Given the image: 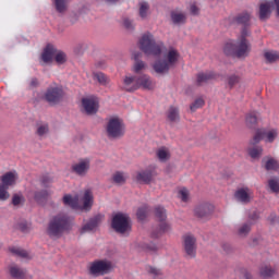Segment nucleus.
Returning <instances> with one entry per match:
<instances>
[{"mask_svg":"<svg viewBox=\"0 0 279 279\" xmlns=\"http://www.w3.org/2000/svg\"><path fill=\"white\" fill-rule=\"evenodd\" d=\"M170 16L174 25H184V23H186V15H184L183 13H175L174 11H172L170 13Z\"/></svg>","mask_w":279,"mask_h":279,"instance_id":"c85d7f7f","label":"nucleus"},{"mask_svg":"<svg viewBox=\"0 0 279 279\" xmlns=\"http://www.w3.org/2000/svg\"><path fill=\"white\" fill-rule=\"evenodd\" d=\"M274 9L272 0H266L259 4L258 19L262 23H265L271 19V12Z\"/></svg>","mask_w":279,"mask_h":279,"instance_id":"ddd939ff","label":"nucleus"},{"mask_svg":"<svg viewBox=\"0 0 279 279\" xmlns=\"http://www.w3.org/2000/svg\"><path fill=\"white\" fill-rule=\"evenodd\" d=\"M108 138H123L125 136V123L119 117L111 118L107 123Z\"/></svg>","mask_w":279,"mask_h":279,"instance_id":"6e6552de","label":"nucleus"},{"mask_svg":"<svg viewBox=\"0 0 279 279\" xmlns=\"http://www.w3.org/2000/svg\"><path fill=\"white\" fill-rule=\"evenodd\" d=\"M157 157L159 158V160H161V162H165V161L169 160V151H167V149H165V148H160L157 151Z\"/></svg>","mask_w":279,"mask_h":279,"instance_id":"5fc2aeb1","label":"nucleus"},{"mask_svg":"<svg viewBox=\"0 0 279 279\" xmlns=\"http://www.w3.org/2000/svg\"><path fill=\"white\" fill-rule=\"evenodd\" d=\"M147 12H149V3L148 2H142L140 4V17L145 19L147 16Z\"/></svg>","mask_w":279,"mask_h":279,"instance_id":"09e8293b","label":"nucleus"},{"mask_svg":"<svg viewBox=\"0 0 279 279\" xmlns=\"http://www.w3.org/2000/svg\"><path fill=\"white\" fill-rule=\"evenodd\" d=\"M94 80H97V82H98V84H100V86H108V76H106V74H104V72H95Z\"/></svg>","mask_w":279,"mask_h":279,"instance_id":"4c0bfd02","label":"nucleus"},{"mask_svg":"<svg viewBox=\"0 0 279 279\" xmlns=\"http://www.w3.org/2000/svg\"><path fill=\"white\" fill-rule=\"evenodd\" d=\"M235 197L239 202H241L242 204H250V202H252V198L250 197V193H247V189H239L235 192Z\"/></svg>","mask_w":279,"mask_h":279,"instance_id":"b1692460","label":"nucleus"},{"mask_svg":"<svg viewBox=\"0 0 279 279\" xmlns=\"http://www.w3.org/2000/svg\"><path fill=\"white\" fill-rule=\"evenodd\" d=\"M72 173H75L80 178L86 177V173L90 171V159H80V162L71 167Z\"/></svg>","mask_w":279,"mask_h":279,"instance_id":"4468645a","label":"nucleus"},{"mask_svg":"<svg viewBox=\"0 0 279 279\" xmlns=\"http://www.w3.org/2000/svg\"><path fill=\"white\" fill-rule=\"evenodd\" d=\"M264 58L266 59V62H268V64H274V62H278L279 53L267 51L264 53Z\"/></svg>","mask_w":279,"mask_h":279,"instance_id":"58836bf2","label":"nucleus"},{"mask_svg":"<svg viewBox=\"0 0 279 279\" xmlns=\"http://www.w3.org/2000/svg\"><path fill=\"white\" fill-rule=\"evenodd\" d=\"M154 178H156V170L146 169L137 173L136 180L137 182H143L144 184H151Z\"/></svg>","mask_w":279,"mask_h":279,"instance_id":"6ab92c4d","label":"nucleus"},{"mask_svg":"<svg viewBox=\"0 0 279 279\" xmlns=\"http://www.w3.org/2000/svg\"><path fill=\"white\" fill-rule=\"evenodd\" d=\"M232 24L238 25V27H241V31H240L241 38H250V36H252V31L250 29V27H252V13L247 11L238 13L232 19Z\"/></svg>","mask_w":279,"mask_h":279,"instance_id":"0eeeda50","label":"nucleus"},{"mask_svg":"<svg viewBox=\"0 0 279 279\" xmlns=\"http://www.w3.org/2000/svg\"><path fill=\"white\" fill-rule=\"evenodd\" d=\"M37 136H45V134H49V124H41L37 128L36 131Z\"/></svg>","mask_w":279,"mask_h":279,"instance_id":"864d4df0","label":"nucleus"},{"mask_svg":"<svg viewBox=\"0 0 279 279\" xmlns=\"http://www.w3.org/2000/svg\"><path fill=\"white\" fill-rule=\"evenodd\" d=\"M252 51V44L250 39L238 37V44L234 43V39L227 40L222 46V53L227 58H247Z\"/></svg>","mask_w":279,"mask_h":279,"instance_id":"f257e3e1","label":"nucleus"},{"mask_svg":"<svg viewBox=\"0 0 279 279\" xmlns=\"http://www.w3.org/2000/svg\"><path fill=\"white\" fill-rule=\"evenodd\" d=\"M40 86V82H38V78L33 77L29 83V88H38Z\"/></svg>","mask_w":279,"mask_h":279,"instance_id":"0e129e2a","label":"nucleus"},{"mask_svg":"<svg viewBox=\"0 0 279 279\" xmlns=\"http://www.w3.org/2000/svg\"><path fill=\"white\" fill-rule=\"evenodd\" d=\"M131 84L133 85L131 86ZM124 85L131 86L125 88L126 93H135V90H138V88H143V90H154V82H151V77H149L147 74H142L138 76H125Z\"/></svg>","mask_w":279,"mask_h":279,"instance_id":"20e7f679","label":"nucleus"},{"mask_svg":"<svg viewBox=\"0 0 279 279\" xmlns=\"http://www.w3.org/2000/svg\"><path fill=\"white\" fill-rule=\"evenodd\" d=\"M214 77H215V74L213 72H210V73H198L196 82L199 85V84H204L206 82H209V80H214Z\"/></svg>","mask_w":279,"mask_h":279,"instance_id":"e433bc0d","label":"nucleus"},{"mask_svg":"<svg viewBox=\"0 0 279 279\" xmlns=\"http://www.w3.org/2000/svg\"><path fill=\"white\" fill-rule=\"evenodd\" d=\"M155 217L157 221H165L167 219V209L158 205L155 207Z\"/></svg>","mask_w":279,"mask_h":279,"instance_id":"473e14b6","label":"nucleus"},{"mask_svg":"<svg viewBox=\"0 0 279 279\" xmlns=\"http://www.w3.org/2000/svg\"><path fill=\"white\" fill-rule=\"evenodd\" d=\"M204 99L197 98L195 101L190 106L191 112H195V110L202 108L204 106Z\"/></svg>","mask_w":279,"mask_h":279,"instance_id":"603ef678","label":"nucleus"},{"mask_svg":"<svg viewBox=\"0 0 279 279\" xmlns=\"http://www.w3.org/2000/svg\"><path fill=\"white\" fill-rule=\"evenodd\" d=\"M265 134H267V132L257 131L253 136V141H251V145H258V143L265 138Z\"/></svg>","mask_w":279,"mask_h":279,"instance_id":"49530a36","label":"nucleus"},{"mask_svg":"<svg viewBox=\"0 0 279 279\" xmlns=\"http://www.w3.org/2000/svg\"><path fill=\"white\" fill-rule=\"evenodd\" d=\"M123 26L125 27V29H129L130 32H134V25L132 24V20L125 17L123 20Z\"/></svg>","mask_w":279,"mask_h":279,"instance_id":"052dcab7","label":"nucleus"},{"mask_svg":"<svg viewBox=\"0 0 279 279\" xmlns=\"http://www.w3.org/2000/svg\"><path fill=\"white\" fill-rule=\"evenodd\" d=\"M65 98L66 92H64V87L56 83L48 86L43 96L44 101L49 106H60Z\"/></svg>","mask_w":279,"mask_h":279,"instance_id":"423d86ee","label":"nucleus"},{"mask_svg":"<svg viewBox=\"0 0 279 279\" xmlns=\"http://www.w3.org/2000/svg\"><path fill=\"white\" fill-rule=\"evenodd\" d=\"M213 213H215V206L210 203H203L194 208V217L197 219H210Z\"/></svg>","mask_w":279,"mask_h":279,"instance_id":"f8f14e48","label":"nucleus"},{"mask_svg":"<svg viewBox=\"0 0 279 279\" xmlns=\"http://www.w3.org/2000/svg\"><path fill=\"white\" fill-rule=\"evenodd\" d=\"M111 229L120 236H130L132 232V218L125 213L118 211L112 215Z\"/></svg>","mask_w":279,"mask_h":279,"instance_id":"7ed1b4c3","label":"nucleus"},{"mask_svg":"<svg viewBox=\"0 0 279 279\" xmlns=\"http://www.w3.org/2000/svg\"><path fill=\"white\" fill-rule=\"evenodd\" d=\"M10 253L15 254L16 256H21V258H27V256H29L25 250H17L14 247L10 248Z\"/></svg>","mask_w":279,"mask_h":279,"instance_id":"6e6d98bb","label":"nucleus"},{"mask_svg":"<svg viewBox=\"0 0 279 279\" xmlns=\"http://www.w3.org/2000/svg\"><path fill=\"white\" fill-rule=\"evenodd\" d=\"M56 53H58V48L53 44H47L40 57L44 64H51Z\"/></svg>","mask_w":279,"mask_h":279,"instance_id":"2eb2a0df","label":"nucleus"},{"mask_svg":"<svg viewBox=\"0 0 279 279\" xmlns=\"http://www.w3.org/2000/svg\"><path fill=\"white\" fill-rule=\"evenodd\" d=\"M268 138V143H274L276 141V137L278 136V132L276 130H271L265 134Z\"/></svg>","mask_w":279,"mask_h":279,"instance_id":"13d9d810","label":"nucleus"},{"mask_svg":"<svg viewBox=\"0 0 279 279\" xmlns=\"http://www.w3.org/2000/svg\"><path fill=\"white\" fill-rule=\"evenodd\" d=\"M222 250L227 254H232V245L230 243H223L222 244Z\"/></svg>","mask_w":279,"mask_h":279,"instance_id":"69168bd1","label":"nucleus"},{"mask_svg":"<svg viewBox=\"0 0 279 279\" xmlns=\"http://www.w3.org/2000/svg\"><path fill=\"white\" fill-rule=\"evenodd\" d=\"M197 239L195 235H185L183 239V250L185 258H195L197 256Z\"/></svg>","mask_w":279,"mask_h":279,"instance_id":"9b49d317","label":"nucleus"},{"mask_svg":"<svg viewBox=\"0 0 279 279\" xmlns=\"http://www.w3.org/2000/svg\"><path fill=\"white\" fill-rule=\"evenodd\" d=\"M140 49L145 56H154L158 58L162 54V48L156 43L154 34L146 32L140 38Z\"/></svg>","mask_w":279,"mask_h":279,"instance_id":"39448f33","label":"nucleus"},{"mask_svg":"<svg viewBox=\"0 0 279 279\" xmlns=\"http://www.w3.org/2000/svg\"><path fill=\"white\" fill-rule=\"evenodd\" d=\"M246 125L251 129L254 130L256 128V125L258 124V117L252 112L246 114Z\"/></svg>","mask_w":279,"mask_h":279,"instance_id":"2f4dec72","label":"nucleus"},{"mask_svg":"<svg viewBox=\"0 0 279 279\" xmlns=\"http://www.w3.org/2000/svg\"><path fill=\"white\" fill-rule=\"evenodd\" d=\"M62 202H63L64 206H69L73 210H77V208H80V197L78 196L73 197V195H71V194H65L62 198Z\"/></svg>","mask_w":279,"mask_h":279,"instance_id":"4be33fe9","label":"nucleus"},{"mask_svg":"<svg viewBox=\"0 0 279 279\" xmlns=\"http://www.w3.org/2000/svg\"><path fill=\"white\" fill-rule=\"evenodd\" d=\"M77 21H80V14L77 13H72L70 15V23H72V25H74V23H77Z\"/></svg>","mask_w":279,"mask_h":279,"instance_id":"338daca9","label":"nucleus"},{"mask_svg":"<svg viewBox=\"0 0 279 279\" xmlns=\"http://www.w3.org/2000/svg\"><path fill=\"white\" fill-rule=\"evenodd\" d=\"M81 104L87 117H95L99 112V100L95 96L82 98Z\"/></svg>","mask_w":279,"mask_h":279,"instance_id":"9d476101","label":"nucleus"},{"mask_svg":"<svg viewBox=\"0 0 279 279\" xmlns=\"http://www.w3.org/2000/svg\"><path fill=\"white\" fill-rule=\"evenodd\" d=\"M268 221H269L270 226H276L278 223V216L276 214L271 213L268 216Z\"/></svg>","mask_w":279,"mask_h":279,"instance_id":"e2e57ef3","label":"nucleus"},{"mask_svg":"<svg viewBox=\"0 0 279 279\" xmlns=\"http://www.w3.org/2000/svg\"><path fill=\"white\" fill-rule=\"evenodd\" d=\"M49 197H51V191L47 189H43L34 192V201L38 206H47V202H49Z\"/></svg>","mask_w":279,"mask_h":279,"instance_id":"f3484780","label":"nucleus"},{"mask_svg":"<svg viewBox=\"0 0 279 279\" xmlns=\"http://www.w3.org/2000/svg\"><path fill=\"white\" fill-rule=\"evenodd\" d=\"M68 3H69V0H54L56 11L59 14H64V12H66L68 10V7H66Z\"/></svg>","mask_w":279,"mask_h":279,"instance_id":"c9c22d12","label":"nucleus"},{"mask_svg":"<svg viewBox=\"0 0 279 279\" xmlns=\"http://www.w3.org/2000/svg\"><path fill=\"white\" fill-rule=\"evenodd\" d=\"M39 182L44 189H50L51 184H53V177L49 175V173L43 174Z\"/></svg>","mask_w":279,"mask_h":279,"instance_id":"72a5a7b5","label":"nucleus"},{"mask_svg":"<svg viewBox=\"0 0 279 279\" xmlns=\"http://www.w3.org/2000/svg\"><path fill=\"white\" fill-rule=\"evenodd\" d=\"M114 184H125V177H123V172H116L112 177Z\"/></svg>","mask_w":279,"mask_h":279,"instance_id":"3c124183","label":"nucleus"},{"mask_svg":"<svg viewBox=\"0 0 279 279\" xmlns=\"http://www.w3.org/2000/svg\"><path fill=\"white\" fill-rule=\"evenodd\" d=\"M168 119L171 123H175V121H180V110L178 107L171 106L168 111Z\"/></svg>","mask_w":279,"mask_h":279,"instance_id":"7c9ffc66","label":"nucleus"},{"mask_svg":"<svg viewBox=\"0 0 279 279\" xmlns=\"http://www.w3.org/2000/svg\"><path fill=\"white\" fill-rule=\"evenodd\" d=\"M272 8H276V17L279 19V0H272Z\"/></svg>","mask_w":279,"mask_h":279,"instance_id":"774afa93","label":"nucleus"},{"mask_svg":"<svg viewBox=\"0 0 279 279\" xmlns=\"http://www.w3.org/2000/svg\"><path fill=\"white\" fill-rule=\"evenodd\" d=\"M71 230H73L71 218L66 215L59 214L53 216L48 223L47 234L50 239H60L64 232H71Z\"/></svg>","mask_w":279,"mask_h":279,"instance_id":"f03ea898","label":"nucleus"},{"mask_svg":"<svg viewBox=\"0 0 279 279\" xmlns=\"http://www.w3.org/2000/svg\"><path fill=\"white\" fill-rule=\"evenodd\" d=\"M101 223V215L98 214L92 218L81 228L80 233L86 234V232H93L95 228H98Z\"/></svg>","mask_w":279,"mask_h":279,"instance_id":"dca6fc26","label":"nucleus"},{"mask_svg":"<svg viewBox=\"0 0 279 279\" xmlns=\"http://www.w3.org/2000/svg\"><path fill=\"white\" fill-rule=\"evenodd\" d=\"M179 195H180L182 202H189V191H186V189L180 190Z\"/></svg>","mask_w":279,"mask_h":279,"instance_id":"680f3d73","label":"nucleus"},{"mask_svg":"<svg viewBox=\"0 0 279 279\" xmlns=\"http://www.w3.org/2000/svg\"><path fill=\"white\" fill-rule=\"evenodd\" d=\"M93 208V194L90 191H86L83 196V210H90Z\"/></svg>","mask_w":279,"mask_h":279,"instance_id":"bb28decb","label":"nucleus"},{"mask_svg":"<svg viewBox=\"0 0 279 279\" xmlns=\"http://www.w3.org/2000/svg\"><path fill=\"white\" fill-rule=\"evenodd\" d=\"M19 180V173L16 171H9L0 177V182L2 186H16V181Z\"/></svg>","mask_w":279,"mask_h":279,"instance_id":"a211bd4d","label":"nucleus"},{"mask_svg":"<svg viewBox=\"0 0 279 279\" xmlns=\"http://www.w3.org/2000/svg\"><path fill=\"white\" fill-rule=\"evenodd\" d=\"M136 217L138 221H145V219H147V207H140L136 211Z\"/></svg>","mask_w":279,"mask_h":279,"instance_id":"de8ad7c7","label":"nucleus"},{"mask_svg":"<svg viewBox=\"0 0 279 279\" xmlns=\"http://www.w3.org/2000/svg\"><path fill=\"white\" fill-rule=\"evenodd\" d=\"M112 271V262L108 259H98L90 264L88 268L89 276L99 278V276H106Z\"/></svg>","mask_w":279,"mask_h":279,"instance_id":"1a4fd4ad","label":"nucleus"},{"mask_svg":"<svg viewBox=\"0 0 279 279\" xmlns=\"http://www.w3.org/2000/svg\"><path fill=\"white\" fill-rule=\"evenodd\" d=\"M259 274L263 278H271L276 274V270L269 266H265L260 268Z\"/></svg>","mask_w":279,"mask_h":279,"instance_id":"37998d69","label":"nucleus"},{"mask_svg":"<svg viewBox=\"0 0 279 279\" xmlns=\"http://www.w3.org/2000/svg\"><path fill=\"white\" fill-rule=\"evenodd\" d=\"M241 83V76L236 74H230L226 77V84L230 90L236 86V84Z\"/></svg>","mask_w":279,"mask_h":279,"instance_id":"a878e982","label":"nucleus"},{"mask_svg":"<svg viewBox=\"0 0 279 279\" xmlns=\"http://www.w3.org/2000/svg\"><path fill=\"white\" fill-rule=\"evenodd\" d=\"M9 274H10L11 278L25 279V271L21 270V268L16 267V266H11L9 268Z\"/></svg>","mask_w":279,"mask_h":279,"instance_id":"c756f323","label":"nucleus"},{"mask_svg":"<svg viewBox=\"0 0 279 279\" xmlns=\"http://www.w3.org/2000/svg\"><path fill=\"white\" fill-rule=\"evenodd\" d=\"M180 58V52L175 50L174 48H170L167 53V59H163L167 64L170 66H173L175 62H178V59Z\"/></svg>","mask_w":279,"mask_h":279,"instance_id":"393cba45","label":"nucleus"},{"mask_svg":"<svg viewBox=\"0 0 279 279\" xmlns=\"http://www.w3.org/2000/svg\"><path fill=\"white\" fill-rule=\"evenodd\" d=\"M140 247L143 250V252H148L149 254H156L159 250L158 244H156L154 241L142 243Z\"/></svg>","mask_w":279,"mask_h":279,"instance_id":"cd10ccee","label":"nucleus"},{"mask_svg":"<svg viewBox=\"0 0 279 279\" xmlns=\"http://www.w3.org/2000/svg\"><path fill=\"white\" fill-rule=\"evenodd\" d=\"M8 189L10 187L0 184V202H7V199H10V192H8Z\"/></svg>","mask_w":279,"mask_h":279,"instance_id":"a18cd8bd","label":"nucleus"},{"mask_svg":"<svg viewBox=\"0 0 279 279\" xmlns=\"http://www.w3.org/2000/svg\"><path fill=\"white\" fill-rule=\"evenodd\" d=\"M268 186L272 193L279 194V180L270 179L268 181Z\"/></svg>","mask_w":279,"mask_h":279,"instance_id":"8fccbe9b","label":"nucleus"},{"mask_svg":"<svg viewBox=\"0 0 279 279\" xmlns=\"http://www.w3.org/2000/svg\"><path fill=\"white\" fill-rule=\"evenodd\" d=\"M147 65L143 61H135L133 65V71L138 74L143 71Z\"/></svg>","mask_w":279,"mask_h":279,"instance_id":"4d7b16f0","label":"nucleus"},{"mask_svg":"<svg viewBox=\"0 0 279 279\" xmlns=\"http://www.w3.org/2000/svg\"><path fill=\"white\" fill-rule=\"evenodd\" d=\"M262 162H264V169L266 171H278L279 162L274 157H265Z\"/></svg>","mask_w":279,"mask_h":279,"instance_id":"5701e85b","label":"nucleus"},{"mask_svg":"<svg viewBox=\"0 0 279 279\" xmlns=\"http://www.w3.org/2000/svg\"><path fill=\"white\" fill-rule=\"evenodd\" d=\"M158 223H159L158 227L155 228L150 233V236L153 239H160V236H162V234H165L166 232H169L170 226L168 225L167 220L158 221Z\"/></svg>","mask_w":279,"mask_h":279,"instance_id":"412c9836","label":"nucleus"},{"mask_svg":"<svg viewBox=\"0 0 279 279\" xmlns=\"http://www.w3.org/2000/svg\"><path fill=\"white\" fill-rule=\"evenodd\" d=\"M153 69L155 73H158L159 75H165V73H169L171 65L167 63L165 59H158L154 62Z\"/></svg>","mask_w":279,"mask_h":279,"instance_id":"aec40b11","label":"nucleus"},{"mask_svg":"<svg viewBox=\"0 0 279 279\" xmlns=\"http://www.w3.org/2000/svg\"><path fill=\"white\" fill-rule=\"evenodd\" d=\"M148 274H150V276H162V270L154 266H148Z\"/></svg>","mask_w":279,"mask_h":279,"instance_id":"bf43d9fd","label":"nucleus"},{"mask_svg":"<svg viewBox=\"0 0 279 279\" xmlns=\"http://www.w3.org/2000/svg\"><path fill=\"white\" fill-rule=\"evenodd\" d=\"M252 232V225L248 223L247 221L244 222L241 228L238 230L239 236H247Z\"/></svg>","mask_w":279,"mask_h":279,"instance_id":"a19ab883","label":"nucleus"},{"mask_svg":"<svg viewBox=\"0 0 279 279\" xmlns=\"http://www.w3.org/2000/svg\"><path fill=\"white\" fill-rule=\"evenodd\" d=\"M248 220L246 222L251 223L252 226H255V223H258V220L260 219V211L253 210L248 213Z\"/></svg>","mask_w":279,"mask_h":279,"instance_id":"ea45409f","label":"nucleus"},{"mask_svg":"<svg viewBox=\"0 0 279 279\" xmlns=\"http://www.w3.org/2000/svg\"><path fill=\"white\" fill-rule=\"evenodd\" d=\"M53 60H54V62H57V64H59V66L62 64H66V60H68L66 52L57 49Z\"/></svg>","mask_w":279,"mask_h":279,"instance_id":"f704fd0d","label":"nucleus"},{"mask_svg":"<svg viewBox=\"0 0 279 279\" xmlns=\"http://www.w3.org/2000/svg\"><path fill=\"white\" fill-rule=\"evenodd\" d=\"M11 204L13 206H23L25 204V196L23 194H13Z\"/></svg>","mask_w":279,"mask_h":279,"instance_id":"79ce46f5","label":"nucleus"},{"mask_svg":"<svg viewBox=\"0 0 279 279\" xmlns=\"http://www.w3.org/2000/svg\"><path fill=\"white\" fill-rule=\"evenodd\" d=\"M248 156H251L254 160L258 159L260 156H263V148L262 147L250 148Z\"/></svg>","mask_w":279,"mask_h":279,"instance_id":"c03bdc74","label":"nucleus"}]
</instances>
